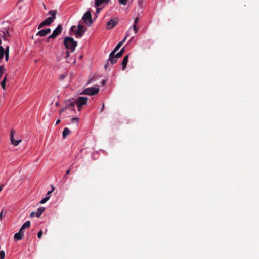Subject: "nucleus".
I'll use <instances>...</instances> for the list:
<instances>
[{
    "instance_id": "obj_49",
    "label": "nucleus",
    "mask_w": 259,
    "mask_h": 259,
    "mask_svg": "<svg viewBox=\"0 0 259 259\" xmlns=\"http://www.w3.org/2000/svg\"><path fill=\"white\" fill-rule=\"evenodd\" d=\"M3 185H1V186H0V192L2 190V189H3Z\"/></svg>"
},
{
    "instance_id": "obj_48",
    "label": "nucleus",
    "mask_w": 259,
    "mask_h": 259,
    "mask_svg": "<svg viewBox=\"0 0 259 259\" xmlns=\"http://www.w3.org/2000/svg\"><path fill=\"white\" fill-rule=\"evenodd\" d=\"M83 57V55H80L79 56V58L80 59H82Z\"/></svg>"
},
{
    "instance_id": "obj_24",
    "label": "nucleus",
    "mask_w": 259,
    "mask_h": 259,
    "mask_svg": "<svg viewBox=\"0 0 259 259\" xmlns=\"http://www.w3.org/2000/svg\"><path fill=\"white\" fill-rule=\"evenodd\" d=\"M124 52V48L123 47L121 49V50L119 52L115 54L117 55V57L120 58L122 56Z\"/></svg>"
},
{
    "instance_id": "obj_1",
    "label": "nucleus",
    "mask_w": 259,
    "mask_h": 259,
    "mask_svg": "<svg viewBox=\"0 0 259 259\" xmlns=\"http://www.w3.org/2000/svg\"><path fill=\"white\" fill-rule=\"evenodd\" d=\"M64 45L67 50H69L70 52H73L77 46V41H75L72 37L66 36L64 39Z\"/></svg>"
},
{
    "instance_id": "obj_47",
    "label": "nucleus",
    "mask_w": 259,
    "mask_h": 259,
    "mask_svg": "<svg viewBox=\"0 0 259 259\" xmlns=\"http://www.w3.org/2000/svg\"><path fill=\"white\" fill-rule=\"evenodd\" d=\"M60 120L58 119L56 121V124H58L59 123H60Z\"/></svg>"
},
{
    "instance_id": "obj_2",
    "label": "nucleus",
    "mask_w": 259,
    "mask_h": 259,
    "mask_svg": "<svg viewBox=\"0 0 259 259\" xmlns=\"http://www.w3.org/2000/svg\"><path fill=\"white\" fill-rule=\"evenodd\" d=\"M57 14V11L53 10H51L48 13V14H50L51 15V17H49L48 18H46L45 20H44L39 25L38 27V29H40L42 27H43L45 26H49L51 23H52L54 21V20L56 18V15Z\"/></svg>"
},
{
    "instance_id": "obj_34",
    "label": "nucleus",
    "mask_w": 259,
    "mask_h": 259,
    "mask_svg": "<svg viewBox=\"0 0 259 259\" xmlns=\"http://www.w3.org/2000/svg\"><path fill=\"white\" fill-rule=\"evenodd\" d=\"M54 188L53 187V190H51V191H49L47 193V196H50V194L52 193V192L54 191Z\"/></svg>"
},
{
    "instance_id": "obj_18",
    "label": "nucleus",
    "mask_w": 259,
    "mask_h": 259,
    "mask_svg": "<svg viewBox=\"0 0 259 259\" xmlns=\"http://www.w3.org/2000/svg\"><path fill=\"white\" fill-rule=\"evenodd\" d=\"M23 237L24 235H21L18 232L15 234L14 238L16 240H20L23 238Z\"/></svg>"
},
{
    "instance_id": "obj_15",
    "label": "nucleus",
    "mask_w": 259,
    "mask_h": 259,
    "mask_svg": "<svg viewBox=\"0 0 259 259\" xmlns=\"http://www.w3.org/2000/svg\"><path fill=\"white\" fill-rule=\"evenodd\" d=\"M109 2V0H95V6L97 7H99L102 5L104 3H108Z\"/></svg>"
},
{
    "instance_id": "obj_32",
    "label": "nucleus",
    "mask_w": 259,
    "mask_h": 259,
    "mask_svg": "<svg viewBox=\"0 0 259 259\" xmlns=\"http://www.w3.org/2000/svg\"><path fill=\"white\" fill-rule=\"evenodd\" d=\"M42 235V231L41 230L39 231L38 233L37 236L38 238H40Z\"/></svg>"
},
{
    "instance_id": "obj_14",
    "label": "nucleus",
    "mask_w": 259,
    "mask_h": 259,
    "mask_svg": "<svg viewBox=\"0 0 259 259\" xmlns=\"http://www.w3.org/2000/svg\"><path fill=\"white\" fill-rule=\"evenodd\" d=\"M75 101L69 102V104L66 106L65 109L70 110H74L75 107Z\"/></svg>"
},
{
    "instance_id": "obj_17",
    "label": "nucleus",
    "mask_w": 259,
    "mask_h": 259,
    "mask_svg": "<svg viewBox=\"0 0 259 259\" xmlns=\"http://www.w3.org/2000/svg\"><path fill=\"white\" fill-rule=\"evenodd\" d=\"M70 133V131L67 127H65L64 128L63 131L62 135L64 138H65Z\"/></svg>"
},
{
    "instance_id": "obj_41",
    "label": "nucleus",
    "mask_w": 259,
    "mask_h": 259,
    "mask_svg": "<svg viewBox=\"0 0 259 259\" xmlns=\"http://www.w3.org/2000/svg\"><path fill=\"white\" fill-rule=\"evenodd\" d=\"M100 10H101V8H99V7H97V9H96V13H99Z\"/></svg>"
},
{
    "instance_id": "obj_5",
    "label": "nucleus",
    "mask_w": 259,
    "mask_h": 259,
    "mask_svg": "<svg viewBox=\"0 0 259 259\" xmlns=\"http://www.w3.org/2000/svg\"><path fill=\"white\" fill-rule=\"evenodd\" d=\"M87 100V97H79L75 100V102L77 105L79 111L83 105L86 104Z\"/></svg>"
},
{
    "instance_id": "obj_21",
    "label": "nucleus",
    "mask_w": 259,
    "mask_h": 259,
    "mask_svg": "<svg viewBox=\"0 0 259 259\" xmlns=\"http://www.w3.org/2000/svg\"><path fill=\"white\" fill-rule=\"evenodd\" d=\"M5 60L6 61H8L9 60V47L7 46L6 48V49L5 50Z\"/></svg>"
},
{
    "instance_id": "obj_28",
    "label": "nucleus",
    "mask_w": 259,
    "mask_h": 259,
    "mask_svg": "<svg viewBox=\"0 0 259 259\" xmlns=\"http://www.w3.org/2000/svg\"><path fill=\"white\" fill-rule=\"evenodd\" d=\"M133 29H134V31H135V33L136 34L137 33L139 29L137 27V25H133Z\"/></svg>"
},
{
    "instance_id": "obj_20",
    "label": "nucleus",
    "mask_w": 259,
    "mask_h": 259,
    "mask_svg": "<svg viewBox=\"0 0 259 259\" xmlns=\"http://www.w3.org/2000/svg\"><path fill=\"white\" fill-rule=\"evenodd\" d=\"M31 222L30 221H27L24 223V224L22 226V229H27L30 227Z\"/></svg>"
},
{
    "instance_id": "obj_36",
    "label": "nucleus",
    "mask_w": 259,
    "mask_h": 259,
    "mask_svg": "<svg viewBox=\"0 0 259 259\" xmlns=\"http://www.w3.org/2000/svg\"><path fill=\"white\" fill-rule=\"evenodd\" d=\"M138 21H139V18L138 17L136 18V19H135V21H134V25H137V24L138 23Z\"/></svg>"
},
{
    "instance_id": "obj_23",
    "label": "nucleus",
    "mask_w": 259,
    "mask_h": 259,
    "mask_svg": "<svg viewBox=\"0 0 259 259\" xmlns=\"http://www.w3.org/2000/svg\"><path fill=\"white\" fill-rule=\"evenodd\" d=\"M123 44L120 41L116 45L114 50L112 51V52L116 53V52L119 49V48L121 47Z\"/></svg>"
},
{
    "instance_id": "obj_42",
    "label": "nucleus",
    "mask_w": 259,
    "mask_h": 259,
    "mask_svg": "<svg viewBox=\"0 0 259 259\" xmlns=\"http://www.w3.org/2000/svg\"><path fill=\"white\" fill-rule=\"evenodd\" d=\"M107 82V81L106 80H103L102 81V84L103 85H105Z\"/></svg>"
},
{
    "instance_id": "obj_51",
    "label": "nucleus",
    "mask_w": 259,
    "mask_h": 259,
    "mask_svg": "<svg viewBox=\"0 0 259 259\" xmlns=\"http://www.w3.org/2000/svg\"><path fill=\"white\" fill-rule=\"evenodd\" d=\"M55 105H56V106H58L59 105V103L58 102H56V104H55Z\"/></svg>"
},
{
    "instance_id": "obj_16",
    "label": "nucleus",
    "mask_w": 259,
    "mask_h": 259,
    "mask_svg": "<svg viewBox=\"0 0 259 259\" xmlns=\"http://www.w3.org/2000/svg\"><path fill=\"white\" fill-rule=\"evenodd\" d=\"M45 209V208L43 207H41L38 208L37 211L36 212V217L39 218L44 212Z\"/></svg>"
},
{
    "instance_id": "obj_52",
    "label": "nucleus",
    "mask_w": 259,
    "mask_h": 259,
    "mask_svg": "<svg viewBox=\"0 0 259 259\" xmlns=\"http://www.w3.org/2000/svg\"><path fill=\"white\" fill-rule=\"evenodd\" d=\"M71 170V167H70L67 170H69V172H70V171Z\"/></svg>"
},
{
    "instance_id": "obj_25",
    "label": "nucleus",
    "mask_w": 259,
    "mask_h": 259,
    "mask_svg": "<svg viewBox=\"0 0 259 259\" xmlns=\"http://www.w3.org/2000/svg\"><path fill=\"white\" fill-rule=\"evenodd\" d=\"M50 199V196H46L45 198H43L40 201V204H44L46 203L49 199Z\"/></svg>"
},
{
    "instance_id": "obj_37",
    "label": "nucleus",
    "mask_w": 259,
    "mask_h": 259,
    "mask_svg": "<svg viewBox=\"0 0 259 259\" xmlns=\"http://www.w3.org/2000/svg\"><path fill=\"white\" fill-rule=\"evenodd\" d=\"M69 170H67L66 172V174L64 176V178L66 179L67 178V175L69 174Z\"/></svg>"
},
{
    "instance_id": "obj_10",
    "label": "nucleus",
    "mask_w": 259,
    "mask_h": 259,
    "mask_svg": "<svg viewBox=\"0 0 259 259\" xmlns=\"http://www.w3.org/2000/svg\"><path fill=\"white\" fill-rule=\"evenodd\" d=\"M15 133V131L14 130H12L11 131L10 133V140L12 144L15 146L18 145L20 142L21 141V139L14 140V135Z\"/></svg>"
},
{
    "instance_id": "obj_44",
    "label": "nucleus",
    "mask_w": 259,
    "mask_h": 259,
    "mask_svg": "<svg viewBox=\"0 0 259 259\" xmlns=\"http://www.w3.org/2000/svg\"><path fill=\"white\" fill-rule=\"evenodd\" d=\"M3 211L1 212L0 213V220H2V218H3Z\"/></svg>"
},
{
    "instance_id": "obj_30",
    "label": "nucleus",
    "mask_w": 259,
    "mask_h": 259,
    "mask_svg": "<svg viewBox=\"0 0 259 259\" xmlns=\"http://www.w3.org/2000/svg\"><path fill=\"white\" fill-rule=\"evenodd\" d=\"M130 36V34H128V32H127V33H126V35L125 37L123 38V39L122 41H121L120 42H122V44H123V43L126 41V39L127 37L128 36Z\"/></svg>"
},
{
    "instance_id": "obj_19",
    "label": "nucleus",
    "mask_w": 259,
    "mask_h": 259,
    "mask_svg": "<svg viewBox=\"0 0 259 259\" xmlns=\"http://www.w3.org/2000/svg\"><path fill=\"white\" fill-rule=\"evenodd\" d=\"M5 56V49L3 46L0 45V60H1Z\"/></svg>"
},
{
    "instance_id": "obj_46",
    "label": "nucleus",
    "mask_w": 259,
    "mask_h": 259,
    "mask_svg": "<svg viewBox=\"0 0 259 259\" xmlns=\"http://www.w3.org/2000/svg\"><path fill=\"white\" fill-rule=\"evenodd\" d=\"M92 78H91V79H90L88 81V82H87V84L91 83V82H92Z\"/></svg>"
},
{
    "instance_id": "obj_45",
    "label": "nucleus",
    "mask_w": 259,
    "mask_h": 259,
    "mask_svg": "<svg viewBox=\"0 0 259 259\" xmlns=\"http://www.w3.org/2000/svg\"><path fill=\"white\" fill-rule=\"evenodd\" d=\"M66 109H65V108H63V109H61V110L60 111V114H61V113H62L63 112H64V111L65 110H66Z\"/></svg>"
},
{
    "instance_id": "obj_13",
    "label": "nucleus",
    "mask_w": 259,
    "mask_h": 259,
    "mask_svg": "<svg viewBox=\"0 0 259 259\" xmlns=\"http://www.w3.org/2000/svg\"><path fill=\"white\" fill-rule=\"evenodd\" d=\"M0 36L3 38L4 40H7L8 37H9L10 34L8 30H7L6 31H2V33H0Z\"/></svg>"
},
{
    "instance_id": "obj_35",
    "label": "nucleus",
    "mask_w": 259,
    "mask_h": 259,
    "mask_svg": "<svg viewBox=\"0 0 259 259\" xmlns=\"http://www.w3.org/2000/svg\"><path fill=\"white\" fill-rule=\"evenodd\" d=\"M23 230L24 229H22V227H21L18 233L21 234V235H24Z\"/></svg>"
},
{
    "instance_id": "obj_26",
    "label": "nucleus",
    "mask_w": 259,
    "mask_h": 259,
    "mask_svg": "<svg viewBox=\"0 0 259 259\" xmlns=\"http://www.w3.org/2000/svg\"><path fill=\"white\" fill-rule=\"evenodd\" d=\"M4 71H5L4 66L3 65L0 66V78L2 76V75L4 73Z\"/></svg>"
},
{
    "instance_id": "obj_29",
    "label": "nucleus",
    "mask_w": 259,
    "mask_h": 259,
    "mask_svg": "<svg viewBox=\"0 0 259 259\" xmlns=\"http://www.w3.org/2000/svg\"><path fill=\"white\" fill-rule=\"evenodd\" d=\"M127 0H119V2L120 4L125 5L126 4Z\"/></svg>"
},
{
    "instance_id": "obj_39",
    "label": "nucleus",
    "mask_w": 259,
    "mask_h": 259,
    "mask_svg": "<svg viewBox=\"0 0 259 259\" xmlns=\"http://www.w3.org/2000/svg\"><path fill=\"white\" fill-rule=\"evenodd\" d=\"M69 51H67L66 52V56H65V58H68V57H69Z\"/></svg>"
},
{
    "instance_id": "obj_6",
    "label": "nucleus",
    "mask_w": 259,
    "mask_h": 259,
    "mask_svg": "<svg viewBox=\"0 0 259 259\" xmlns=\"http://www.w3.org/2000/svg\"><path fill=\"white\" fill-rule=\"evenodd\" d=\"M118 19L117 17L112 18L106 23V28L107 30L113 28L118 23Z\"/></svg>"
},
{
    "instance_id": "obj_40",
    "label": "nucleus",
    "mask_w": 259,
    "mask_h": 259,
    "mask_svg": "<svg viewBox=\"0 0 259 259\" xmlns=\"http://www.w3.org/2000/svg\"><path fill=\"white\" fill-rule=\"evenodd\" d=\"M108 65H109V62L107 61V63L106 64H105V65H104L105 69H107L108 68Z\"/></svg>"
},
{
    "instance_id": "obj_9",
    "label": "nucleus",
    "mask_w": 259,
    "mask_h": 259,
    "mask_svg": "<svg viewBox=\"0 0 259 259\" xmlns=\"http://www.w3.org/2000/svg\"><path fill=\"white\" fill-rule=\"evenodd\" d=\"M118 58H119L117 57L115 53L111 52L109 55L108 62H110L111 64H114L117 62Z\"/></svg>"
},
{
    "instance_id": "obj_31",
    "label": "nucleus",
    "mask_w": 259,
    "mask_h": 259,
    "mask_svg": "<svg viewBox=\"0 0 259 259\" xmlns=\"http://www.w3.org/2000/svg\"><path fill=\"white\" fill-rule=\"evenodd\" d=\"M67 76V74L65 73V74H62L60 76L59 78L61 80H63L64 79V78H65Z\"/></svg>"
},
{
    "instance_id": "obj_22",
    "label": "nucleus",
    "mask_w": 259,
    "mask_h": 259,
    "mask_svg": "<svg viewBox=\"0 0 259 259\" xmlns=\"http://www.w3.org/2000/svg\"><path fill=\"white\" fill-rule=\"evenodd\" d=\"M7 75L6 74V76L4 79L1 82V85L3 89H5L6 88V80H7Z\"/></svg>"
},
{
    "instance_id": "obj_54",
    "label": "nucleus",
    "mask_w": 259,
    "mask_h": 259,
    "mask_svg": "<svg viewBox=\"0 0 259 259\" xmlns=\"http://www.w3.org/2000/svg\"><path fill=\"white\" fill-rule=\"evenodd\" d=\"M2 43V40L0 39V44Z\"/></svg>"
},
{
    "instance_id": "obj_43",
    "label": "nucleus",
    "mask_w": 259,
    "mask_h": 259,
    "mask_svg": "<svg viewBox=\"0 0 259 259\" xmlns=\"http://www.w3.org/2000/svg\"><path fill=\"white\" fill-rule=\"evenodd\" d=\"M51 39H52V37H50V36H49L47 38V42H49V41H50V40Z\"/></svg>"
},
{
    "instance_id": "obj_50",
    "label": "nucleus",
    "mask_w": 259,
    "mask_h": 259,
    "mask_svg": "<svg viewBox=\"0 0 259 259\" xmlns=\"http://www.w3.org/2000/svg\"><path fill=\"white\" fill-rule=\"evenodd\" d=\"M104 108V103H103L102 107V108H101V111H102V110H103Z\"/></svg>"
},
{
    "instance_id": "obj_53",
    "label": "nucleus",
    "mask_w": 259,
    "mask_h": 259,
    "mask_svg": "<svg viewBox=\"0 0 259 259\" xmlns=\"http://www.w3.org/2000/svg\"><path fill=\"white\" fill-rule=\"evenodd\" d=\"M43 6H44V8L46 9V6H45V4H43Z\"/></svg>"
},
{
    "instance_id": "obj_38",
    "label": "nucleus",
    "mask_w": 259,
    "mask_h": 259,
    "mask_svg": "<svg viewBox=\"0 0 259 259\" xmlns=\"http://www.w3.org/2000/svg\"><path fill=\"white\" fill-rule=\"evenodd\" d=\"M34 216H36V212H32L30 214V217H33Z\"/></svg>"
},
{
    "instance_id": "obj_4",
    "label": "nucleus",
    "mask_w": 259,
    "mask_h": 259,
    "mask_svg": "<svg viewBox=\"0 0 259 259\" xmlns=\"http://www.w3.org/2000/svg\"><path fill=\"white\" fill-rule=\"evenodd\" d=\"M99 92V87L96 85L94 87L87 88L85 89L81 93L82 95H94L97 94Z\"/></svg>"
},
{
    "instance_id": "obj_27",
    "label": "nucleus",
    "mask_w": 259,
    "mask_h": 259,
    "mask_svg": "<svg viewBox=\"0 0 259 259\" xmlns=\"http://www.w3.org/2000/svg\"><path fill=\"white\" fill-rule=\"evenodd\" d=\"M5 251L2 250L0 251V259H5Z\"/></svg>"
},
{
    "instance_id": "obj_12",
    "label": "nucleus",
    "mask_w": 259,
    "mask_h": 259,
    "mask_svg": "<svg viewBox=\"0 0 259 259\" xmlns=\"http://www.w3.org/2000/svg\"><path fill=\"white\" fill-rule=\"evenodd\" d=\"M128 55H126V56H125L121 62V64L122 66V70H124L126 67L128 62Z\"/></svg>"
},
{
    "instance_id": "obj_3",
    "label": "nucleus",
    "mask_w": 259,
    "mask_h": 259,
    "mask_svg": "<svg viewBox=\"0 0 259 259\" xmlns=\"http://www.w3.org/2000/svg\"><path fill=\"white\" fill-rule=\"evenodd\" d=\"M70 30L74 32L76 37L78 38L83 35L85 32V27L83 25L79 24L77 28L75 26H72Z\"/></svg>"
},
{
    "instance_id": "obj_33",
    "label": "nucleus",
    "mask_w": 259,
    "mask_h": 259,
    "mask_svg": "<svg viewBox=\"0 0 259 259\" xmlns=\"http://www.w3.org/2000/svg\"><path fill=\"white\" fill-rule=\"evenodd\" d=\"M78 120V118H76V117H74V118H72V119H71V121L72 122H77Z\"/></svg>"
},
{
    "instance_id": "obj_11",
    "label": "nucleus",
    "mask_w": 259,
    "mask_h": 259,
    "mask_svg": "<svg viewBox=\"0 0 259 259\" xmlns=\"http://www.w3.org/2000/svg\"><path fill=\"white\" fill-rule=\"evenodd\" d=\"M51 32V29L50 28H47L44 30H41L39 31L37 34V36H45L49 33Z\"/></svg>"
},
{
    "instance_id": "obj_8",
    "label": "nucleus",
    "mask_w": 259,
    "mask_h": 259,
    "mask_svg": "<svg viewBox=\"0 0 259 259\" xmlns=\"http://www.w3.org/2000/svg\"><path fill=\"white\" fill-rule=\"evenodd\" d=\"M62 31V27L61 25H58L57 27L53 31L50 37L54 39L56 38Z\"/></svg>"
},
{
    "instance_id": "obj_7",
    "label": "nucleus",
    "mask_w": 259,
    "mask_h": 259,
    "mask_svg": "<svg viewBox=\"0 0 259 259\" xmlns=\"http://www.w3.org/2000/svg\"><path fill=\"white\" fill-rule=\"evenodd\" d=\"M82 19L87 25H90L93 23L91 14L90 11L86 12Z\"/></svg>"
}]
</instances>
